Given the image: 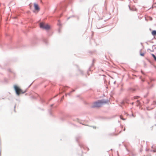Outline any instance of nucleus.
<instances>
[{
  "mask_svg": "<svg viewBox=\"0 0 156 156\" xmlns=\"http://www.w3.org/2000/svg\"><path fill=\"white\" fill-rule=\"evenodd\" d=\"M106 103V101H104L103 100L98 101L94 103L92 107H99Z\"/></svg>",
  "mask_w": 156,
  "mask_h": 156,
  "instance_id": "obj_1",
  "label": "nucleus"
},
{
  "mask_svg": "<svg viewBox=\"0 0 156 156\" xmlns=\"http://www.w3.org/2000/svg\"><path fill=\"white\" fill-rule=\"evenodd\" d=\"M14 87L16 91V94L18 95H19L20 94H23L25 93L22 90L16 85H15Z\"/></svg>",
  "mask_w": 156,
  "mask_h": 156,
  "instance_id": "obj_2",
  "label": "nucleus"
},
{
  "mask_svg": "<svg viewBox=\"0 0 156 156\" xmlns=\"http://www.w3.org/2000/svg\"><path fill=\"white\" fill-rule=\"evenodd\" d=\"M40 27L41 28L46 30L50 28V26L49 25L43 23H40Z\"/></svg>",
  "mask_w": 156,
  "mask_h": 156,
  "instance_id": "obj_3",
  "label": "nucleus"
},
{
  "mask_svg": "<svg viewBox=\"0 0 156 156\" xmlns=\"http://www.w3.org/2000/svg\"><path fill=\"white\" fill-rule=\"evenodd\" d=\"M34 9L35 10L38 11L39 10L40 8L38 5L36 3H34Z\"/></svg>",
  "mask_w": 156,
  "mask_h": 156,
  "instance_id": "obj_4",
  "label": "nucleus"
},
{
  "mask_svg": "<svg viewBox=\"0 0 156 156\" xmlns=\"http://www.w3.org/2000/svg\"><path fill=\"white\" fill-rule=\"evenodd\" d=\"M151 34L153 36L156 35V30H153L151 32Z\"/></svg>",
  "mask_w": 156,
  "mask_h": 156,
  "instance_id": "obj_5",
  "label": "nucleus"
},
{
  "mask_svg": "<svg viewBox=\"0 0 156 156\" xmlns=\"http://www.w3.org/2000/svg\"><path fill=\"white\" fill-rule=\"evenodd\" d=\"M151 55L154 58V60L156 61V57L153 54H152Z\"/></svg>",
  "mask_w": 156,
  "mask_h": 156,
  "instance_id": "obj_6",
  "label": "nucleus"
},
{
  "mask_svg": "<svg viewBox=\"0 0 156 156\" xmlns=\"http://www.w3.org/2000/svg\"><path fill=\"white\" fill-rule=\"evenodd\" d=\"M140 55H141V56H144V53L143 52H140Z\"/></svg>",
  "mask_w": 156,
  "mask_h": 156,
  "instance_id": "obj_7",
  "label": "nucleus"
},
{
  "mask_svg": "<svg viewBox=\"0 0 156 156\" xmlns=\"http://www.w3.org/2000/svg\"><path fill=\"white\" fill-rule=\"evenodd\" d=\"M135 90H136L135 89H134L133 88H131L130 89L131 91H133V92L135 91Z\"/></svg>",
  "mask_w": 156,
  "mask_h": 156,
  "instance_id": "obj_8",
  "label": "nucleus"
},
{
  "mask_svg": "<svg viewBox=\"0 0 156 156\" xmlns=\"http://www.w3.org/2000/svg\"><path fill=\"white\" fill-rule=\"evenodd\" d=\"M120 119H122V120H125V119H123V118L122 116V115H120Z\"/></svg>",
  "mask_w": 156,
  "mask_h": 156,
  "instance_id": "obj_9",
  "label": "nucleus"
},
{
  "mask_svg": "<svg viewBox=\"0 0 156 156\" xmlns=\"http://www.w3.org/2000/svg\"><path fill=\"white\" fill-rule=\"evenodd\" d=\"M137 105H139L140 103V102L138 101H137Z\"/></svg>",
  "mask_w": 156,
  "mask_h": 156,
  "instance_id": "obj_10",
  "label": "nucleus"
},
{
  "mask_svg": "<svg viewBox=\"0 0 156 156\" xmlns=\"http://www.w3.org/2000/svg\"><path fill=\"white\" fill-rule=\"evenodd\" d=\"M153 152H156V150H153Z\"/></svg>",
  "mask_w": 156,
  "mask_h": 156,
  "instance_id": "obj_11",
  "label": "nucleus"
}]
</instances>
